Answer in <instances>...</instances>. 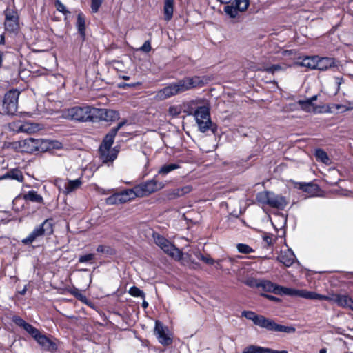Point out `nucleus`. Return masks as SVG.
I'll return each mask as SVG.
<instances>
[{
  "mask_svg": "<svg viewBox=\"0 0 353 353\" xmlns=\"http://www.w3.org/2000/svg\"><path fill=\"white\" fill-rule=\"evenodd\" d=\"M157 176L156 175L152 179L135 185V190L139 197L149 196L165 187L163 182L157 181Z\"/></svg>",
  "mask_w": 353,
  "mask_h": 353,
  "instance_id": "9b49d317",
  "label": "nucleus"
},
{
  "mask_svg": "<svg viewBox=\"0 0 353 353\" xmlns=\"http://www.w3.org/2000/svg\"><path fill=\"white\" fill-rule=\"evenodd\" d=\"M142 307L145 309L147 308L148 307V303L146 301L143 300L142 303Z\"/></svg>",
  "mask_w": 353,
  "mask_h": 353,
  "instance_id": "680f3d73",
  "label": "nucleus"
},
{
  "mask_svg": "<svg viewBox=\"0 0 353 353\" xmlns=\"http://www.w3.org/2000/svg\"><path fill=\"white\" fill-rule=\"evenodd\" d=\"M97 117L105 121H114L119 119V113L113 110L97 108V111L94 112V118Z\"/></svg>",
  "mask_w": 353,
  "mask_h": 353,
  "instance_id": "2eb2a0df",
  "label": "nucleus"
},
{
  "mask_svg": "<svg viewBox=\"0 0 353 353\" xmlns=\"http://www.w3.org/2000/svg\"><path fill=\"white\" fill-rule=\"evenodd\" d=\"M121 79H123V80H129L130 79V77L129 76L123 75V76L121 77Z\"/></svg>",
  "mask_w": 353,
  "mask_h": 353,
  "instance_id": "0e129e2a",
  "label": "nucleus"
},
{
  "mask_svg": "<svg viewBox=\"0 0 353 353\" xmlns=\"http://www.w3.org/2000/svg\"><path fill=\"white\" fill-rule=\"evenodd\" d=\"M174 0H164L163 14L164 19L168 21L173 17Z\"/></svg>",
  "mask_w": 353,
  "mask_h": 353,
  "instance_id": "bb28decb",
  "label": "nucleus"
},
{
  "mask_svg": "<svg viewBox=\"0 0 353 353\" xmlns=\"http://www.w3.org/2000/svg\"><path fill=\"white\" fill-rule=\"evenodd\" d=\"M20 92L17 90L7 92L0 107V112L7 115H14L18 109V99Z\"/></svg>",
  "mask_w": 353,
  "mask_h": 353,
  "instance_id": "6e6552de",
  "label": "nucleus"
},
{
  "mask_svg": "<svg viewBox=\"0 0 353 353\" xmlns=\"http://www.w3.org/2000/svg\"><path fill=\"white\" fill-rule=\"evenodd\" d=\"M153 237L157 245L161 248L164 252L177 261L181 260L183 255L182 252L167 239L159 234H154Z\"/></svg>",
  "mask_w": 353,
  "mask_h": 353,
  "instance_id": "9d476101",
  "label": "nucleus"
},
{
  "mask_svg": "<svg viewBox=\"0 0 353 353\" xmlns=\"http://www.w3.org/2000/svg\"><path fill=\"white\" fill-rule=\"evenodd\" d=\"M315 157L317 161L323 163L328 164L330 163V158L327 154L322 149H316L314 153Z\"/></svg>",
  "mask_w": 353,
  "mask_h": 353,
  "instance_id": "473e14b6",
  "label": "nucleus"
},
{
  "mask_svg": "<svg viewBox=\"0 0 353 353\" xmlns=\"http://www.w3.org/2000/svg\"><path fill=\"white\" fill-rule=\"evenodd\" d=\"M19 145L24 152H43L49 149V143L42 139L28 138L19 142Z\"/></svg>",
  "mask_w": 353,
  "mask_h": 353,
  "instance_id": "1a4fd4ad",
  "label": "nucleus"
},
{
  "mask_svg": "<svg viewBox=\"0 0 353 353\" xmlns=\"http://www.w3.org/2000/svg\"><path fill=\"white\" fill-rule=\"evenodd\" d=\"M103 3V0H91V10L93 13H97L101 4Z\"/></svg>",
  "mask_w": 353,
  "mask_h": 353,
  "instance_id": "a18cd8bd",
  "label": "nucleus"
},
{
  "mask_svg": "<svg viewBox=\"0 0 353 353\" xmlns=\"http://www.w3.org/2000/svg\"><path fill=\"white\" fill-rule=\"evenodd\" d=\"M97 251L108 255H113L115 254V250L108 245H100L97 248Z\"/></svg>",
  "mask_w": 353,
  "mask_h": 353,
  "instance_id": "58836bf2",
  "label": "nucleus"
},
{
  "mask_svg": "<svg viewBox=\"0 0 353 353\" xmlns=\"http://www.w3.org/2000/svg\"><path fill=\"white\" fill-rule=\"evenodd\" d=\"M76 28L83 41L86 39L85 34V17L82 12H80L77 14V19L76 21Z\"/></svg>",
  "mask_w": 353,
  "mask_h": 353,
  "instance_id": "4be33fe9",
  "label": "nucleus"
},
{
  "mask_svg": "<svg viewBox=\"0 0 353 353\" xmlns=\"http://www.w3.org/2000/svg\"><path fill=\"white\" fill-rule=\"evenodd\" d=\"M94 259V254H88L79 256L78 261L81 263H89Z\"/></svg>",
  "mask_w": 353,
  "mask_h": 353,
  "instance_id": "37998d69",
  "label": "nucleus"
},
{
  "mask_svg": "<svg viewBox=\"0 0 353 353\" xmlns=\"http://www.w3.org/2000/svg\"><path fill=\"white\" fill-rule=\"evenodd\" d=\"M277 285H278L274 284L270 281L263 280V279L261 280L260 288L263 291L268 292H273V293L276 294Z\"/></svg>",
  "mask_w": 353,
  "mask_h": 353,
  "instance_id": "2f4dec72",
  "label": "nucleus"
},
{
  "mask_svg": "<svg viewBox=\"0 0 353 353\" xmlns=\"http://www.w3.org/2000/svg\"><path fill=\"white\" fill-rule=\"evenodd\" d=\"M125 124V121L120 122L117 127L113 128L111 130L105 135L99 148L103 149H111L112 145L114 143V137L117 134L118 131Z\"/></svg>",
  "mask_w": 353,
  "mask_h": 353,
  "instance_id": "4468645a",
  "label": "nucleus"
},
{
  "mask_svg": "<svg viewBox=\"0 0 353 353\" xmlns=\"http://www.w3.org/2000/svg\"><path fill=\"white\" fill-rule=\"evenodd\" d=\"M12 321L34 338L44 350L51 352L57 350L59 341L57 339L41 334L37 328L26 322L19 316H13Z\"/></svg>",
  "mask_w": 353,
  "mask_h": 353,
  "instance_id": "f03ea898",
  "label": "nucleus"
},
{
  "mask_svg": "<svg viewBox=\"0 0 353 353\" xmlns=\"http://www.w3.org/2000/svg\"><path fill=\"white\" fill-rule=\"evenodd\" d=\"M317 98H318V95H314L312 96V97L307 99V100L311 102L312 103H313V102L314 101H316L317 100Z\"/></svg>",
  "mask_w": 353,
  "mask_h": 353,
  "instance_id": "bf43d9fd",
  "label": "nucleus"
},
{
  "mask_svg": "<svg viewBox=\"0 0 353 353\" xmlns=\"http://www.w3.org/2000/svg\"><path fill=\"white\" fill-rule=\"evenodd\" d=\"M5 14V29L10 32H15L19 29V16L17 12L7 8Z\"/></svg>",
  "mask_w": 353,
  "mask_h": 353,
  "instance_id": "f8f14e48",
  "label": "nucleus"
},
{
  "mask_svg": "<svg viewBox=\"0 0 353 353\" xmlns=\"http://www.w3.org/2000/svg\"><path fill=\"white\" fill-rule=\"evenodd\" d=\"M151 44L150 41L149 40L145 41L143 45L140 48V50L145 52H149L151 50Z\"/></svg>",
  "mask_w": 353,
  "mask_h": 353,
  "instance_id": "3c124183",
  "label": "nucleus"
},
{
  "mask_svg": "<svg viewBox=\"0 0 353 353\" xmlns=\"http://www.w3.org/2000/svg\"><path fill=\"white\" fill-rule=\"evenodd\" d=\"M55 6L57 10V11L63 13V14L66 15L68 14H70V12L67 10L65 6L59 1L57 0L55 1Z\"/></svg>",
  "mask_w": 353,
  "mask_h": 353,
  "instance_id": "c03bdc74",
  "label": "nucleus"
},
{
  "mask_svg": "<svg viewBox=\"0 0 353 353\" xmlns=\"http://www.w3.org/2000/svg\"><path fill=\"white\" fill-rule=\"evenodd\" d=\"M216 1L223 4H228L232 0H216Z\"/></svg>",
  "mask_w": 353,
  "mask_h": 353,
  "instance_id": "052dcab7",
  "label": "nucleus"
},
{
  "mask_svg": "<svg viewBox=\"0 0 353 353\" xmlns=\"http://www.w3.org/2000/svg\"><path fill=\"white\" fill-rule=\"evenodd\" d=\"M1 179H12L17 180L19 182L23 181V176L22 172L18 170V169H12L8 172L6 174L3 175L1 178Z\"/></svg>",
  "mask_w": 353,
  "mask_h": 353,
  "instance_id": "c85d7f7f",
  "label": "nucleus"
},
{
  "mask_svg": "<svg viewBox=\"0 0 353 353\" xmlns=\"http://www.w3.org/2000/svg\"><path fill=\"white\" fill-rule=\"evenodd\" d=\"M82 184V181L81 179H77L75 180H68L66 183L64 184V192L65 194H70L72 192L77 190L80 188V186Z\"/></svg>",
  "mask_w": 353,
  "mask_h": 353,
  "instance_id": "cd10ccee",
  "label": "nucleus"
},
{
  "mask_svg": "<svg viewBox=\"0 0 353 353\" xmlns=\"http://www.w3.org/2000/svg\"><path fill=\"white\" fill-rule=\"evenodd\" d=\"M96 108L91 106H75L68 109L65 112L66 118L71 119L81 122L93 121L94 119V112Z\"/></svg>",
  "mask_w": 353,
  "mask_h": 353,
  "instance_id": "0eeeda50",
  "label": "nucleus"
},
{
  "mask_svg": "<svg viewBox=\"0 0 353 353\" xmlns=\"http://www.w3.org/2000/svg\"><path fill=\"white\" fill-rule=\"evenodd\" d=\"M195 255L198 259L201 260L202 261L207 264L212 265L214 263V259L211 258L209 255L204 256L200 252L195 253Z\"/></svg>",
  "mask_w": 353,
  "mask_h": 353,
  "instance_id": "a19ab883",
  "label": "nucleus"
},
{
  "mask_svg": "<svg viewBox=\"0 0 353 353\" xmlns=\"http://www.w3.org/2000/svg\"><path fill=\"white\" fill-rule=\"evenodd\" d=\"M129 294L134 297H141L143 299H145V293L143 291L140 290L139 288L136 286H132L129 289Z\"/></svg>",
  "mask_w": 353,
  "mask_h": 353,
  "instance_id": "ea45409f",
  "label": "nucleus"
},
{
  "mask_svg": "<svg viewBox=\"0 0 353 353\" xmlns=\"http://www.w3.org/2000/svg\"><path fill=\"white\" fill-rule=\"evenodd\" d=\"M319 353H326V350L325 348H322L320 350Z\"/></svg>",
  "mask_w": 353,
  "mask_h": 353,
  "instance_id": "338daca9",
  "label": "nucleus"
},
{
  "mask_svg": "<svg viewBox=\"0 0 353 353\" xmlns=\"http://www.w3.org/2000/svg\"><path fill=\"white\" fill-rule=\"evenodd\" d=\"M285 69V67H284L280 64H274V65H272L271 66L266 67L263 69H261V70L274 74L275 72H279L281 70H284Z\"/></svg>",
  "mask_w": 353,
  "mask_h": 353,
  "instance_id": "c9c22d12",
  "label": "nucleus"
},
{
  "mask_svg": "<svg viewBox=\"0 0 353 353\" xmlns=\"http://www.w3.org/2000/svg\"><path fill=\"white\" fill-rule=\"evenodd\" d=\"M234 3L236 5L239 12L245 11L249 6L248 0H234Z\"/></svg>",
  "mask_w": 353,
  "mask_h": 353,
  "instance_id": "e433bc0d",
  "label": "nucleus"
},
{
  "mask_svg": "<svg viewBox=\"0 0 353 353\" xmlns=\"http://www.w3.org/2000/svg\"><path fill=\"white\" fill-rule=\"evenodd\" d=\"M53 219H47L41 224L37 225L27 237L21 240V243L26 245L32 244L45 236H50L53 234Z\"/></svg>",
  "mask_w": 353,
  "mask_h": 353,
  "instance_id": "39448f33",
  "label": "nucleus"
},
{
  "mask_svg": "<svg viewBox=\"0 0 353 353\" xmlns=\"http://www.w3.org/2000/svg\"><path fill=\"white\" fill-rule=\"evenodd\" d=\"M135 85V84H128V83H121L119 84V88H125V87H130V88H132V87H134Z\"/></svg>",
  "mask_w": 353,
  "mask_h": 353,
  "instance_id": "13d9d810",
  "label": "nucleus"
},
{
  "mask_svg": "<svg viewBox=\"0 0 353 353\" xmlns=\"http://www.w3.org/2000/svg\"><path fill=\"white\" fill-rule=\"evenodd\" d=\"M263 241L268 245H272L275 242L276 239L272 234H265L263 237Z\"/></svg>",
  "mask_w": 353,
  "mask_h": 353,
  "instance_id": "09e8293b",
  "label": "nucleus"
},
{
  "mask_svg": "<svg viewBox=\"0 0 353 353\" xmlns=\"http://www.w3.org/2000/svg\"><path fill=\"white\" fill-rule=\"evenodd\" d=\"M317 56L305 57L301 61H298L295 64L299 66L305 67L310 70H316Z\"/></svg>",
  "mask_w": 353,
  "mask_h": 353,
  "instance_id": "a878e982",
  "label": "nucleus"
},
{
  "mask_svg": "<svg viewBox=\"0 0 353 353\" xmlns=\"http://www.w3.org/2000/svg\"><path fill=\"white\" fill-rule=\"evenodd\" d=\"M194 104V101H190L188 105L189 110H185V112L188 115L194 117L200 132L205 133L210 130L215 134L217 132V125L211 121L209 108L207 106H200L194 110L192 105Z\"/></svg>",
  "mask_w": 353,
  "mask_h": 353,
  "instance_id": "7ed1b4c3",
  "label": "nucleus"
},
{
  "mask_svg": "<svg viewBox=\"0 0 353 353\" xmlns=\"http://www.w3.org/2000/svg\"><path fill=\"white\" fill-rule=\"evenodd\" d=\"M168 112L172 117H177L181 114V110L179 106L172 105L169 108Z\"/></svg>",
  "mask_w": 353,
  "mask_h": 353,
  "instance_id": "de8ad7c7",
  "label": "nucleus"
},
{
  "mask_svg": "<svg viewBox=\"0 0 353 353\" xmlns=\"http://www.w3.org/2000/svg\"><path fill=\"white\" fill-rule=\"evenodd\" d=\"M203 85V81L200 77H186L176 82L169 83L167 86L157 91L155 94V99L163 101L194 88Z\"/></svg>",
  "mask_w": 353,
  "mask_h": 353,
  "instance_id": "f257e3e1",
  "label": "nucleus"
},
{
  "mask_svg": "<svg viewBox=\"0 0 353 353\" xmlns=\"http://www.w3.org/2000/svg\"><path fill=\"white\" fill-rule=\"evenodd\" d=\"M261 279L254 278H248L245 281V284L250 288H260V283Z\"/></svg>",
  "mask_w": 353,
  "mask_h": 353,
  "instance_id": "79ce46f5",
  "label": "nucleus"
},
{
  "mask_svg": "<svg viewBox=\"0 0 353 353\" xmlns=\"http://www.w3.org/2000/svg\"><path fill=\"white\" fill-rule=\"evenodd\" d=\"M192 190V186L185 185L182 188L168 190L165 192V194L168 199L173 200L190 193Z\"/></svg>",
  "mask_w": 353,
  "mask_h": 353,
  "instance_id": "a211bd4d",
  "label": "nucleus"
},
{
  "mask_svg": "<svg viewBox=\"0 0 353 353\" xmlns=\"http://www.w3.org/2000/svg\"><path fill=\"white\" fill-rule=\"evenodd\" d=\"M242 353H288L286 350H274L256 345H250L245 347Z\"/></svg>",
  "mask_w": 353,
  "mask_h": 353,
  "instance_id": "b1692460",
  "label": "nucleus"
},
{
  "mask_svg": "<svg viewBox=\"0 0 353 353\" xmlns=\"http://www.w3.org/2000/svg\"><path fill=\"white\" fill-rule=\"evenodd\" d=\"M299 297L305 298L306 299L310 300H325L328 301L332 303V295L331 296H325L322 295L314 292L308 291L306 290H299Z\"/></svg>",
  "mask_w": 353,
  "mask_h": 353,
  "instance_id": "f3484780",
  "label": "nucleus"
},
{
  "mask_svg": "<svg viewBox=\"0 0 353 353\" xmlns=\"http://www.w3.org/2000/svg\"><path fill=\"white\" fill-rule=\"evenodd\" d=\"M336 80H337L338 84L340 85L343 79L342 78H336Z\"/></svg>",
  "mask_w": 353,
  "mask_h": 353,
  "instance_id": "69168bd1",
  "label": "nucleus"
},
{
  "mask_svg": "<svg viewBox=\"0 0 353 353\" xmlns=\"http://www.w3.org/2000/svg\"><path fill=\"white\" fill-rule=\"evenodd\" d=\"M263 296H265L269 300H271V301H279V298H277L276 296H274L272 295L264 294Z\"/></svg>",
  "mask_w": 353,
  "mask_h": 353,
  "instance_id": "4d7b16f0",
  "label": "nucleus"
},
{
  "mask_svg": "<svg viewBox=\"0 0 353 353\" xmlns=\"http://www.w3.org/2000/svg\"><path fill=\"white\" fill-rule=\"evenodd\" d=\"M17 127V129L16 131L17 132H24L27 134L34 133L40 130L38 124L29 122L19 123Z\"/></svg>",
  "mask_w": 353,
  "mask_h": 353,
  "instance_id": "5701e85b",
  "label": "nucleus"
},
{
  "mask_svg": "<svg viewBox=\"0 0 353 353\" xmlns=\"http://www.w3.org/2000/svg\"><path fill=\"white\" fill-rule=\"evenodd\" d=\"M70 294H72L74 296H75L77 299H79V295H82V294L77 288L70 291Z\"/></svg>",
  "mask_w": 353,
  "mask_h": 353,
  "instance_id": "6e6d98bb",
  "label": "nucleus"
},
{
  "mask_svg": "<svg viewBox=\"0 0 353 353\" xmlns=\"http://www.w3.org/2000/svg\"><path fill=\"white\" fill-rule=\"evenodd\" d=\"M27 291V288L25 286L22 290L19 292L21 295H24Z\"/></svg>",
  "mask_w": 353,
  "mask_h": 353,
  "instance_id": "e2e57ef3",
  "label": "nucleus"
},
{
  "mask_svg": "<svg viewBox=\"0 0 353 353\" xmlns=\"http://www.w3.org/2000/svg\"><path fill=\"white\" fill-rule=\"evenodd\" d=\"M256 201L263 205H268L272 208L283 210L288 204L286 198L273 192L264 191L259 192L256 196Z\"/></svg>",
  "mask_w": 353,
  "mask_h": 353,
  "instance_id": "423d86ee",
  "label": "nucleus"
},
{
  "mask_svg": "<svg viewBox=\"0 0 353 353\" xmlns=\"http://www.w3.org/2000/svg\"><path fill=\"white\" fill-rule=\"evenodd\" d=\"M78 300H79L81 302L87 304L88 305L91 306V303L90 301H88V300L86 298V296L85 295H83V294L79 295V299H78Z\"/></svg>",
  "mask_w": 353,
  "mask_h": 353,
  "instance_id": "5fc2aeb1",
  "label": "nucleus"
},
{
  "mask_svg": "<svg viewBox=\"0 0 353 353\" xmlns=\"http://www.w3.org/2000/svg\"><path fill=\"white\" fill-rule=\"evenodd\" d=\"M299 290L277 285L276 294L298 296Z\"/></svg>",
  "mask_w": 353,
  "mask_h": 353,
  "instance_id": "c756f323",
  "label": "nucleus"
},
{
  "mask_svg": "<svg viewBox=\"0 0 353 353\" xmlns=\"http://www.w3.org/2000/svg\"><path fill=\"white\" fill-rule=\"evenodd\" d=\"M167 327L159 321H156L154 334L157 336L159 343L164 345H170L172 339L166 334Z\"/></svg>",
  "mask_w": 353,
  "mask_h": 353,
  "instance_id": "ddd939ff",
  "label": "nucleus"
},
{
  "mask_svg": "<svg viewBox=\"0 0 353 353\" xmlns=\"http://www.w3.org/2000/svg\"><path fill=\"white\" fill-rule=\"evenodd\" d=\"M236 248L239 252L242 254H250L254 252V250L248 245L245 243H238Z\"/></svg>",
  "mask_w": 353,
  "mask_h": 353,
  "instance_id": "4c0bfd02",
  "label": "nucleus"
},
{
  "mask_svg": "<svg viewBox=\"0 0 353 353\" xmlns=\"http://www.w3.org/2000/svg\"><path fill=\"white\" fill-rule=\"evenodd\" d=\"M241 316L248 320H251L254 325L265 328L269 331L285 333H292L295 332V328L293 327L277 324L273 320L265 318L262 315H258L252 311H243Z\"/></svg>",
  "mask_w": 353,
  "mask_h": 353,
  "instance_id": "20e7f679",
  "label": "nucleus"
},
{
  "mask_svg": "<svg viewBox=\"0 0 353 353\" xmlns=\"http://www.w3.org/2000/svg\"><path fill=\"white\" fill-rule=\"evenodd\" d=\"M4 42V37L3 35H1V41H0V43H3Z\"/></svg>",
  "mask_w": 353,
  "mask_h": 353,
  "instance_id": "774afa93",
  "label": "nucleus"
},
{
  "mask_svg": "<svg viewBox=\"0 0 353 353\" xmlns=\"http://www.w3.org/2000/svg\"><path fill=\"white\" fill-rule=\"evenodd\" d=\"M179 168V165L176 163H170V164H165L163 165L159 170L158 171V174H161L162 176H165L169 172L178 169Z\"/></svg>",
  "mask_w": 353,
  "mask_h": 353,
  "instance_id": "72a5a7b5",
  "label": "nucleus"
},
{
  "mask_svg": "<svg viewBox=\"0 0 353 353\" xmlns=\"http://www.w3.org/2000/svg\"><path fill=\"white\" fill-rule=\"evenodd\" d=\"M277 259L286 267H290L294 263L296 256L291 249H288L284 252H281Z\"/></svg>",
  "mask_w": 353,
  "mask_h": 353,
  "instance_id": "412c9836",
  "label": "nucleus"
},
{
  "mask_svg": "<svg viewBox=\"0 0 353 353\" xmlns=\"http://www.w3.org/2000/svg\"><path fill=\"white\" fill-rule=\"evenodd\" d=\"M117 197H119V201L120 203H125L130 201V199L127 196H125V194H124L123 192L118 193Z\"/></svg>",
  "mask_w": 353,
  "mask_h": 353,
  "instance_id": "603ef678",
  "label": "nucleus"
},
{
  "mask_svg": "<svg viewBox=\"0 0 353 353\" xmlns=\"http://www.w3.org/2000/svg\"><path fill=\"white\" fill-rule=\"evenodd\" d=\"M124 194H125V196H127L130 200H132L134 199L135 197H139V194H137L135 186L132 189H128L123 191Z\"/></svg>",
  "mask_w": 353,
  "mask_h": 353,
  "instance_id": "49530a36",
  "label": "nucleus"
},
{
  "mask_svg": "<svg viewBox=\"0 0 353 353\" xmlns=\"http://www.w3.org/2000/svg\"><path fill=\"white\" fill-rule=\"evenodd\" d=\"M23 199L26 201L32 202L37 204H43L44 200L43 196L38 194L35 190H30L22 195Z\"/></svg>",
  "mask_w": 353,
  "mask_h": 353,
  "instance_id": "393cba45",
  "label": "nucleus"
},
{
  "mask_svg": "<svg viewBox=\"0 0 353 353\" xmlns=\"http://www.w3.org/2000/svg\"><path fill=\"white\" fill-rule=\"evenodd\" d=\"M332 303L343 308H350L353 310V299L347 295L334 294Z\"/></svg>",
  "mask_w": 353,
  "mask_h": 353,
  "instance_id": "dca6fc26",
  "label": "nucleus"
},
{
  "mask_svg": "<svg viewBox=\"0 0 353 353\" xmlns=\"http://www.w3.org/2000/svg\"><path fill=\"white\" fill-rule=\"evenodd\" d=\"M99 157L103 163L109 164L117 157L118 151L114 149L99 148Z\"/></svg>",
  "mask_w": 353,
  "mask_h": 353,
  "instance_id": "6ab92c4d",
  "label": "nucleus"
},
{
  "mask_svg": "<svg viewBox=\"0 0 353 353\" xmlns=\"http://www.w3.org/2000/svg\"><path fill=\"white\" fill-rule=\"evenodd\" d=\"M298 104L301 107V110L306 112H316L317 107L310 102L307 99L306 100H299L298 101Z\"/></svg>",
  "mask_w": 353,
  "mask_h": 353,
  "instance_id": "7c9ffc66",
  "label": "nucleus"
},
{
  "mask_svg": "<svg viewBox=\"0 0 353 353\" xmlns=\"http://www.w3.org/2000/svg\"><path fill=\"white\" fill-rule=\"evenodd\" d=\"M313 186L312 183H300L299 188L305 192H309Z\"/></svg>",
  "mask_w": 353,
  "mask_h": 353,
  "instance_id": "864d4df0",
  "label": "nucleus"
},
{
  "mask_svg": "<svg viewBox=\"0 0 353 353\" xmlns=\"http://www.w3.org/2000/svg\"><path fill=\"white\" fill-rule=\"evenodd\" d=\"M224 12L230 18H236L239 14V10L234 2L231 5H226L224 7Z\"/></svg>",
  "mask_w": 353,
  "mask_h": 353,
  "instance_id": "f704fd0d",
  "label": "nucleus"
},
{
  "mask_svg": "<svg viewBox=\"0 0 353 353\" xmlns=\"http://www.w3.org/2000/svg\"><path fill=\"white\" fill-rule=\"evenodd\" d=\"M117 196H118V193L114 194L109 196L108 198H107V199H106L107 203L110 204V205H114V204L119 203V197H117Z\"/></svg>",
  "mask_w": 353,
  "mask_h": 353,
  "instance_id": "8fccbe9b",
  "label": "nucleus"
},
{
  "mask_svg": "<svg viewBox=\"0 0 353 353\" xmlns=\"http://www.w3.org/2000/svg\"><path fill=\"white\" fill-rule=\"evenodd\" d=\"M316 70L325 71L336 66L335 59L331 57H320L317 56Z\"/></svg>",
  "mask_w": 353,
  "mask_h": 353,
  "instance_id": "aec40b11",
  "label": "nucleus"
}]
</instances>
